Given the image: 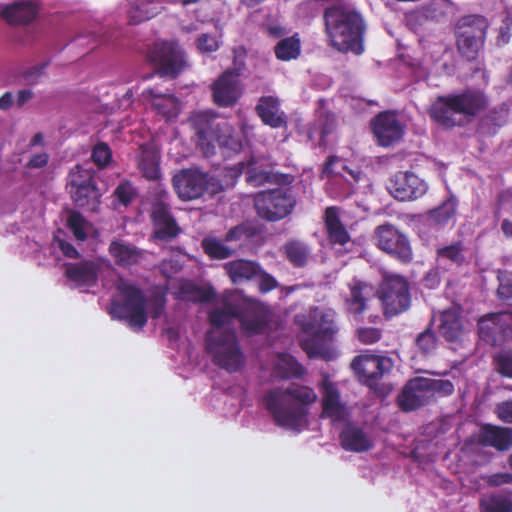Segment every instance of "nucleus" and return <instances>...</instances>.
Wrapping results in <instances>:
<instances>
[{
  "label": "nucleus",
  "instance_id": "f257e3e1",
  "mask_svg": "<svg viewBox=\"0 0 512 512\" xmlns=\"http://www.w3.org/2000/svg\"><path fill=\"white\" fill-rule=\"evenodd\" d=\"M236 318H239L245 333L254 335L265 330L269 322V312L262 305L251 304L240 314L237 305L225 301L209 313L213 329L206 336L207 351L213 362L228 372L238 371L245 362L235 332L225 329V326H229Z\"/></svg>",
  "mask_w": 512,
  "mask_h": 512
},
{
  "label": "nucleus",
  "instance_id": "f03ea898",
  "mask_svg": "<svg viewBox=\"0 0 512 512\" xmlns=\"http://www.w3.org/2000/svg\"><path fill=\"white\" fill-rule=\"evenodd\" d=\"M317 398L313 388L291 384L285 389L269 390L264 396V404L278 426L300 432L308 426L310 406Z\"/></svg>",
  "mask_w": 512,
  "mask_h": 512
},
{
  "label": "nucleus",
  "instance_id": "7ed1b4c3",
  "mask_svg": "<svg viewBox=\"0 0 512 512\" xmlns=\"http://www.w3.org/2000/svg\"><path fill=\"white\" fill-rule=\"evenodd\" d=\"M326 33L331 46L341 52H353L356 55L364 51L363 18L350 3L338 2L325 10Z\"/></svg>",
  "mask_w": 512,
  "mask_h": 512
},
{
  "label": "nucleus",
  "instance_id": "20e7f679",
  "mask_svg": "<svg viewBox=\"0 0 512 512\" xmlns=\"http://www.w3.org/2000/svg\"><path fill=\"white\" fill-rule=\"evenodd\" d=\"M117 288L123 302L112 301L109 313L115 319L126 321L133 330H142L147 323L148 313L152 318H158L164 313V298L147 301L140 289L123 279L118 281Z\"/></svg>",
  "mask_w": 512,
  "mask_h": 512
},
{
  "label": "nucleus",
  "instance_id": "39448f33",
  "mask_svg": "<svg viewBox=\"0 0 512 512\" xmlns=\"http://www.w3.org/2000/svg\"><path fill=\"white\" fill-rule=\"evenodd\" d=\"M487 106V98L479 90H465L459 94L439 96L431 105L430 115L445 128L463 126Z\"/></svg>",
  "mask_w": 512,
  "mask_h": 512
},
{
  "label": "nucleus",
  "instance_id": "423d86ee",
  "mask_svg": "<svg viewBox=\"0 0 512 512\" xmlns=\"http://www.w3.org/2000/svg\"><path fill=\"white\" fill-rule=\"evenodd\" d=\"M196 130L197 143L205 156L210 157L215 154L218 146L226 156L239 153L242 143L234 135L233 128L226 122H215L210 120L204 114H197L192 118Z\"/></svg>",
  "mask_w": 512,
  "mask_h": 512
},
{
  "label": "nucleus",
  "instance_id": "0eeeda50",
  "mask_svg": "<svg viewBox=\"0 0 512 512\" xmlns=\"http://www.w3.org/2000/svg\"><path fill=\"white\" fill-rule=\"evenodd\" d=\"M336 312L331 308H317L313 312V322L308 327L311 337L301 340L303 350L310 358L320 357L330 360L334 357L333 350L327 345L337 333L335 324Z\"/></svg>",
  "mask_w": 512,
  "mask_h": 512
},
{
  "label": "nucleus",
  "instance_id": "6e6552de",
  "mask_svg": "<svg viewBox=\"0 0 512 512\" xmlns=\"http://www.w3.org/2000/svg\"><path fill=\"white\" fill-rule=\"evenodd\" d=\"M254 204L261 218L268 221H277L292 212L296 200L290 189L277 188L258 193Z\"/></svg>",
  "mask_w": 512,
  "mask_h": 512
},
{
  "label": "nucleus",
  "instance_id": "1a4fd4ad",
  "mask_svg": "<svg viewBox=\"0 0 512 512\" xmlns=\"http://www.w3.org/2000/svg\"><path fill=\"white\" fill-rule=\"evenodd\" d=\"M147 58L161 75L171 78L179 75L186 65L183 49L173 41H156Z\"/></svg>",
  "mask_w": 512,
  "mask_h": 512
},
{
  "label": "nucleus",
  "instance_id": "9d476101",
  "mask_svg": "<svg viewBox=\"0 0 512 512\" xmlns=\"http://www.w3.org/2000/svg\"><path fill=\"white\" fill-rule=\"evenodd\" d=\"M67 185L74 203L81 208L95 210L99 204L100 193L95 185L93 173L77 165L68 176Z\"/></svg>",
  "mask_w": 512,
  "mask_h": 512
},
{
  "label": "nucleus",
  "instance_id": "9b49d317",
  "mask_svg": "<svg viewBox=\"0 0 512 512\" xmlns=\"http://www.w3.org/2000/svg\"><path fill=\"white\" fill-rule=\"evenodd\" d=\"M348 173L354 181L359 179V172L348 169L345 162L337 157L330 156L322 171V178H326V191L334 199H344L352 191L353 184L343 173Z\"/></svg>",
  "mask_w": 512,
  "mask_h": 512
},
{
  "label": "nucleus",
  "instance_id": "f8f14e48",
  "mask_svg": "<svg viewBox=\"0 0 512 512\" xmlns=\"http://www.w3.org/2000/svg\"><path fill=\"white\" fill-rule=\"evenodd\" d=\"M380 299L385 313L394 316L410 305V293L406 279L400 275L387 276L380 289Z\"/></svg>",
  "mask_w": 512,
  "mask_h": 512
},
{
  "label": "nucleus",
  "instance_id": "ddd939ff",
  "mask_svg": "<svg viewBox=\"0 0 512 512\" xmlns=\"http://www.w3.org/2000/svg\"><path fill=\"white\" fill-rule=\"evenodd\" d=\"M376 245L402 262L412 260V249L408 238L391 224H384L375 230Z\"/></svg>",
  "mask_w": 512,
  "mask_h": 512
},
{
  "label": "nucleus",
  "instance_id": "4468645a",
  "mask_svg": "<svg viewBox=\"0 0 512 512\" xmlns=\"http://www.w3.org/2000/svg\"><path fill=\"white\" fill-rule=\"evenodd\" d=\"M351 411L346 402L341 399L335 383L325 379L322 382V413L321 418L329 419L334 427H340L349 422Z\"/></svg>",
  "mask_w": 512,
  "mask_h": 512
},
{
  "label": "nucleus",
  "instance_id": "2eb2a0df",
  "mask_svg": "<svg viewBox=\"0 0 512 512\" xmlns=\"http://www.w3.org/2000/svg\"><path fill=\"white\" fill-rule=\"evenodd\" d=\"M209 183L208 174L197 168L183 169L173 177V186L182 200L200 198Z\"/></svg>",
  "mask_w": 512,
  "mask_h": 512
},
{
  "label": "nucleus",
  "instance_id": "dca6fc26",
  "mask_svg": "<svg viewBox=\"0 0 512 512\" xmlns=\"http://www.w3.org/2000/svg\"><path fill=\"white\" fill-rule=\"evenodd\" d=\"M389 190L396 199L410 201L422 197L427 191V185L415 173L399 171L392 176Z\"/></svg>",
  "mask_w": 512,
  "mask_h": 512
},
{
  "label": "nucleus",
  "instance_id": "f3484780",
  "mask_svg": "<svg viewBox=\"0 0 512 512\" xmlns=\"http://www.w3.org/2000/svg\"><path fill=\"white\" fill-rule=\"evenodd\" d=\"M351 365L365 383L372 386L392 369L393 362L387 356L366 353L357 356Z\"/></svg>",
  "mask_w": 512,
  "mask_h": 512
},
{
  "label": "nucleus",
  "instance_id": "a211bd4d",
  "mask_svg": "<svg viewBox=\"0 0 512 512\" xmlns=\"http://www.w3.org/2000/svg\"><path fill=\"white\" fill-rule=\"evenodd\" d=\"M350 293L345 298V309L357 322L362 321L363 313L368 309V302L374 295L371 284L353 278L348 284Z\"/></svg>",
  "mask_w": 512,
  "mask_h": 512
},
{
  "label": "nucleus",
  "instance_id": "6ab92c4d",
  "mask_svg": "<svg viewBox=\"0 0 512 512\" xmlns=\"http://www.w3.org/2000/svg\"><path fill=\"white\" fill-rule=\"evenodd\" d=\"M373 132L381 146L388 147L404 135V126L392 112L380 113L372 122Z\"/></svg>",
  "mask_w": 512,
  "mask_h": 512
},
{
  "label": "nucleus",
  "instance_id": "aec40b11",
  "mask_svg": "<svg viewBox=\"0 0 512 512\" xmlns=\"http://www.w3.org/2000/svg\"><path fill=\"white\" fill-rule=\"evenodd\" d=\"M151 217L154 224L155 238L169 241L181 232L170 213V206L165 201L158 200L153 203Z\"/></svg>",
  "mask_w": 512,
  "mask_h": 512
},
{
  "label": "nucleus",
  "instance_id": "412c9836",
  "mask_svg": "<svg viewBox=\"0 0 512 512\" xmlns=\"http://www.w3.org/2000/svg\"><path fill=\"white\" fill-rule=\"evenodd\" d=\"M241 93L240 80L231 71H225L212 85L213 100L218 106L234 105Z\"/></svg>",
  "mask_w": 512,
  "mask_h": 512
},
{
  "label": "nucleus",
  "instance_id": "4be33fe9",
  "mask_svg": "<svg viewBox=\"0 0 512 512\" xmlns=\"http://www.w3.org/2000/svg\"><path fill=\"white\" fill-rule=\"evenodd\" d=\"M141 95L159 115H162L167 120L177 118L180 111V103L173 93L165 92L155 86L145 89Z\"/></svg>",
  "mask_w": 512,
  "mask_h": 512
},
{
  "label": "nucleus",
  "instance_id": "5701e85b",
  "mask_svg": "<svg viewBox=\"0 0 512 512\" xmlns=\"http://www.w3.org/2000/svg\"><path fill=\"white\" fill-rule=\"evenodd\" d=\"M341 447L349 452L361 453L374 447L372 437L365 429L355 423H346L339 435Z\"/></svg>",
  "mask_w": 512,
  "mask_h": 512
},
{
  "label": "nucleus",
  "instance_id": "b1692460",
  "mask_svg": "<svg viewBox=\"0 0 512 512\" xmlns=\"http://www.w3.org/2000/svg\"><path fill=\"white\" fill-rule=\"evenodd\" d=\"M264 369L268 370L274 379L301 378L305 373L304 368L295 358L285 353L272 356L271 363Z\"/></svg>",
  "mask_w": 512,
  "mask_h": 512
},
{
  "label": "nucleus",
  "instance_id": "393cba45",
  "mask_svg": "<svg viewBox=\"0 0 512 512\" xmlns=\"http://www.w3.org/2000/svg\"><path fill=\"white\" fill-rule=\"evenodd\" d=\"M478 330L480 337L491 345H497L508 338L502 312L483 316L478 322Z\"/></svg>",
  "mask_w": 512,
  "mask_h": 512
},
{
  "label": "nucleus",
  "instance_id": "a878e982",
  "mask_svg": "<svg viewBox=\"0 0 512 512\" xmlns=\"http://www.w3.org/2000/svg\"><path fill=\"white\" fill-rule=\"evenodd\" d=\"M422 380H424L423 377L412 379L404 387L399 397V405L403 410H415L431 398L430 392L422 387V383H419Z\"/></svg>",
  "mask_w": 512,
  "mask_h": 512
},
{
  "label": "nucleus",
  "instance_id": "bb28decb",
  "mask_svg": "<svg viewBox=\"0 0 512 512\" xmlns=\"http://www.w3.org/2000/svg\"><path fill=\"white\" fill-rule=\"evenodd\" d=\"M336 128V118L334 114L320 109L316 113V118L308 131V137L316 145L322 147L328 144L327 137L331 135Z\"/></svg>",
  "mask_w": 512,
  "mask_h": 512
},
{
  "label": "nucleus",
  "instance_id": "cd10ccee",
  "mask_svg": "<svg viewBox=\"0 0 512 512\" xmlns=\"http://www.w3.org/2000/svg\"><path fill=\"white\" fill-rule=\"evenodd\" d=\"M463 322L460 308L451 307L440 313L438 332L447 341H457L463 334Z\"/></svg>",
  "mask_w": 512,
  "mask_h": 512
},
{
  "label": "nucleus",
  "instance_id": "c85d7f7f",
  "mask_svg": "<svg viewBox=\"0 0 512 512\" xmlns=\"http://www.w3.org/2000/svg\"><path fill=\"white\" fill-rule=\"evenodd\" d=\"M256 111L261 120L272 128L286 124V116L280 108V101L275 96H263L259 99Z\"/></svg>",
  "mask_w": 512,
  "mask_h": 512
},
{
  "label": "nucleus",
  "instance_id": "c756f323",
  "mask_svg": "<svg viewBox=\"0 0 512 512\" xmlns=\"http://www.w3.org/2000/svg\"><path fill=\"white\" fill-rule=\"evenodd\" d=\"M479 441L485 446L506 451L512 447V430L507 427L488 425L481 431Z\"/></svg>",
  "mask_w": 512,
  "mask_h": 512
},
{
  "label": "nucleus",
  "instance_id": "7c9ffc66",
  "mask_svg": "<svg viewBox=\"0 0 512 512\" xmlns=\"http://www.w3.org/2000/svg\"><path fill=\"white\" fill-rule=\"evenodd\" d=\"M224 269L234 284L255 279L261 272L256 262L244 259L229 261L224 264Z\"/></svg>",
  "mask_w": 512,
  "mask_h": 512
},
{
  "label": "nucleus",
  "instance_id": "2f4dec72",
  "mask_svg": "<svg viewBox=\"0 0 512 512\" xmlns=\"http://www.w3.org/2000/svg\"><path fill=\"white\" fill-rule=\"evenodd\" d=\"M1 17L10 26H25L32 22V0L16 1L5 6Z\"/></svg>",
  "mask_w": 512,
  "mask_h": 512
},
{
  "label": "nucleus",
  "instance_id": "473e14b6",
  "mask_svg": "<svg viewBox=\"0 0 512 512\" xmlns=\"http://www.w3.org/2000/svg\"><path fill=\"white\" fill-rule=\"evenodd\" d=\"M66 276L77 287H91L96 283L98 268L95 263L90 261L71 264L66 269Z\"/></svg>",
  "mask_w": 512,
  "mask_h": 512
},
{
  "label": "nucleus",
  "instance_id": "72a5a7b5",
  "mask_svg": "<svg viewBox=\"0 0 512 512\" xmlns=\"http://www.w3.org/2000/svg\"><path fill=\"white\" fill-rule=\"evenodd\" d=\"M325 226L329 241L344 246L350 241V235L339 218L336 207H328L325 211Z\"/></svg>",
  "mask_w": 512,
  "mask_h": 512
},
{
  "label": "nucleus",
  "instance_id": "f704fd0d",
  "mask_svg": "<svg viewBox=\"0 0 512 512\" xmlns=\"http://www.w3.org/2000/svg\"><path fill=\"white\" fill-rule=\"evenodd\" d=\"M174 294L178 300L193 303H206L214 297L212 290L204 289L190 280H181Z\"/></svg>",
  "mask_w": 512,
  "mask_h": 512
},
{
  "label": "nucleus",
  "instance_id": "c9c22d12",
  "mask_svg": "<svg viewBox=\"0 0 512 512\" xmlns=\"http://www.w3.org/2000/svg\"><path fill=\"white\" fill-rule=\"evenodd\" d=\"M161 10L159 0H136L127 11L129 21L133 24L146 21L157 15Z\"/></svg>",
  "mask_w": 512,
  "mask_h": 512
},
{
  "label": "nucleus",
  "instance_id": "e433bc0d",
  "mask_svg": "<svg viewBox=\"0 0 512 512\" xmlns=\"http://www.w3.org/2000/svg\"><path fill=\"white\" fill-rule=\"evenodd\" d=\"M488 28L487 21L480 15L464 16L458 20L455 26L456 37L478 36L480 30L481 38H485Z\"/></svg>",
  "mask_w": 512,
  "mask_h": 512
},
{
  "label": "nucleus",
  "instance_id": "4c0bfd02",
  "mask_svg": "<svg viewBox=\"0 0 512 512\" xmlns=\"http://www.w3.org/2000/svg\"><path fill=\"white\" fill-rule=\"evenodd\" d=\"M237 168L240 174L244 172L247 174L246 181L255 187L272 182L275 178L271 171L261 169L255 161L248 163L240 162Z\"/></svg>",
  "mask_w": 512,
  "mask_h": 512
},
{
  "label": "nucleus",
  "instance_id": "58836bf2",
  "mask_svg": "<svg viewBox=\"0 0 512 512\" xmlns=\"http://www.w3.org/2000/svg\"><path fill=\"white\" fill-rule=\"evenodd\" d=\"M202 247L208 256L219 260L231 257L237 250L236 246L225 242V239L214 236L204 238Z\"/></svg>",
  "mask_w": 512,
  "mask_h": 512
},
{
  "label": "nucleus",
  "instance_id": "ea45409f",
  "mask_svg": "<svg viewBox=\"0 0 512 512\" xmlns=\"http://www.w3.org/2000/svg\"><path fill=\"white\" fill-rule=\"evenodd\" d=\"M109 251L116 262L122 266H130L140 258V252L135 247L121 241H113Z\"/></svg>",
  "mask_w": 512,
  "mask_h": 512
},
{
  "label": "nucleus",
  "instance_id": "a19ab883",
  "mask_svg": "<svg viewBox=\"0 0 512 512\" xmlns=\"http://www.w3.org/2000/svg\"><path fill=\"white\" fill-rule=\"evenodd\" d=\"M277 59L290 61L297 59L301 53V40L296 33L291 37L280 40L274 48Z\"/></svg>",
  "mask_w": 512,
  "mask_h": 512
},
{
  "label": "nucleus",
  "instance_id": "79ce46f5",
  "mask_svg": "<svg viewBox=\"0 0 512 512\" xmlns=\"http://www.w3.org/2000/svg\"><path fill=\"white\" fill-rule=\"evenodd\" d=\"M481 512H512V500L504 494H493L481 499Z\"/></svg>",
  "mask_w": 512,
  "mask_h": 512
},
{
  "label": "nucleus",
  "instance_id": "37998d69",
  "mask_svg": "<svg viewBox=\"0 0 512 512\" xmlns=\"http://www.w3.org/2000/svg\"><path fill=\"white\" fill-rule=\"evenodd\" d=\"M67 226L78 241H84L92 231V225L78 212H71Z\"/></svg>",
  "mask_w": 512,
  "mask_h": 512
},
{
  "label": "nucleus",
  "instance_id": "c03bdc74",
  "mask_svg": "<svg viewBox=\"0 0 512 512\" xmlns=\"http://www.w3.org/2000/svg\"><path fill=\"white\" fill-rule=\"evenodd\" d=\"M484 39L481 38L480 30L478 31V36L456 37L458 50L467 59H474L483 46Z\"/></svg>",
  "mask_w": 512,
  "mask_h": 512
},
{
  "label": "nucleus",
  "instance_id": "a18cd8bd",
  "mask_svg": "<svg viewBox=\"0 0 512 512\" xmlns=\"http://www.w3.org/2000/svg\"><path fill=\"white\" fill-rule=\"evenodd\" d=\"M139 169L143 173L144 177L149 180H156L160 176V168L157 155L154 152L145 151L141 154L139 163Z\"/></svg>",
  "mask_w": 512,
  "mask_h": 512
},
{
  "label": "nucleus",
  "instance_id": "49530a36",
  "mask_svg": "<svg viewBox=\"0 0 512 512\" xmlns=\"http://www.w3.org/2000/svg\"><path fill=\"white\" fill-rule=\"evenodd\" d=\"M456 207L457 200L449 198L442 205L430 211V219L438 225H443L455 215Z\"/></svg>",
  "mask_w": 512,
  "mask_h": 512
},
{
  "label": "nucleus",
  "instance_id": "de8ad7c7",
  "mask_svg": "<svg viewBox=\"0 0 512 512\" xmlns=\"http://www.w3.org/2000/svg\"><path fill=\"white\" fill-rule=\"evenodd\" d=\"M439 261H449L457 266L465 262L464 249L461 243H455L449 246H444L437 250Z\"/></svg>",
  "mask_w": 512,
  "mask_h": 512
},
{
  "label": "nucleus",
  "instance_id": "09e8293b",
  "mask_svg": "<svg viewBox=\"0 0 512 512\" xmlns=\"http://www.w3.org/2000/svg\"><path fill=\"white\" fill-rule=\"evenodd\" d=\"M285 253L291 263L301 267L307 262L309 249L301 242L292 241L286 244Z\"/></svg>",
  "mask_w": 512,
  "mask_h": 512
},
{
  "label": "nucleus",
  "instance_id": "8fccbe9b",
  "mask_svg": "<svg viewBox=\"0 0 512 512\" xmlns=\"http://www.w3.org/2000/svg\"><path fill=\"white\" fill-rule=\"evenodd\" d=\"M419 383H422V387L426 388L428 392H430L431 397L435 394L440 396H449L455 390L454 384L451 381L444 379L424 378V380Z\"/></svg>",
  "mask_w": 512,
  "mask_h": 512
},
{
  "label": "nucleus",
  "instance_id": "3c124183",
  "mask_svg": "<svg viewBox=\"0 0 512 512\" xmlns=\"http://www.w3.org/2000/svg\"><path fill=\"white\" fill-rule=\"evenodd\" d=\"M495 370L503 377L512 379V350H502L493 357Z\"/></svg>",
  "mask_w": 512,
  "mask_h": 512
},
{
  "label": "nucleus",
  "instance_id": "603ef678",
  "mask_svg": "<svg viewBox=\"0 0 512 512\" xmlns=\"http://www.w3.org/2000/svg\"><path fill=\"white\" fill-rule=\"evenodd\" d=\"M425 49L422 61L428 67L437 64L441 60L447 51V46L441 42H433L429 43Z\"/></svg>",
  "mask_w": 512,
  "mask_h": 512
},
{
  "label": "nucleus",
  "instance_id": "864d4df0",
  "mask_svg": "<svg viewBox=\"0 0 512 512\" xmlns=\"http://www.w3.org/2000/svg\"><path fill=\"white\" fill-rule=\"evenodd\" d=\"M319 11V0H308L300 3L297 6L296 14L299 19H302L304 21H310L319 13Z\"/></svg>",
  "mask_w": 512,
  "mask_h": 512
},
{
  "label": "nucleus",
  "instance_id": "5fc2aeb1",
  "mask_svg": "<svg viewBox=\"0 0 512 512\" xmlns=\"http://www.w3.org/2000/svg\"><path fill=\"white\" fill-rule=\"evenodd\" d=\"M114 195L119 203L127 206L135 197L136 190L131 183L125 181L117 186Z\"/></svg>",
  "mask_w": 512,
  "mask_h": 512
},
{
  "label": "nucleus",
  "instance_id": "6e6d98bb",
  "mask_svg": "<svg viewBox=\"0 0 512 512\" xmlns=\"http://www.w3.org/2000/svg\"><path fill=\"white\" fill-rule=\"evenodd\" d=\"M498 295L501 299H512V272H501L498 275Z\"/></svg>",
  "mask_w": 512,
  "mask_h": 512
},
{
  "label": "nucleus",
  "instance_id": "4d7b16f0",
  "mask_svg": "<svg viewBox=\"0 0 512 512\" xmlns=\"http://www.w3.org/2000/svg\"><path fill=\"white\" fill-rule=\"evenodd\" d=\"M111 157V150L105 143L97 144L92 151V159L100 167L106 166L110 162Z\"/></svg>",
  "mask_w": 512,
  "mask_h": 512
},
{
  "label": "nucleus",
  "instance_id": "13d9d810",
  "mask_svg": "<svg viewBox=\"0 0 512 512\" xmlns=\"http://www.w3.org/2000/svg\"><path fill=\"white\" fill-rule=\"evenodd\" d=\"M197 48L203 53H211L219 48V41L216 36L203 33L197 40Z\"/></svg>",
  "mask_w": 512,
  "mask_h": 512
},
{
  "label": "nucleus",
  "instance_id": "bf43d9fd",
  "mask_svg": "<svg viewBox=\"0 0 512 512\" xmlns=\"http://www.w3.org/2000/svg\"><path fill=\"white\" fill-rule=\"evenodd\" d=\"M416 344L423 353L427 354L435 349L436 339L434 334L427 330L417 337Z\"/></svg>",
  "mask_w": 512,
  "mask_h": 512
},
{
  "label": "nucleus",
  "instance_id": "052dcab7",
  "mask_svg": "<svg viewBox=\"0 0 512 512\" xmlns=\"http://www.w3.org/2000/svg\"><path fill=\"white\" fill-rule=\"evenodd\" d=\"M495 414L502 422L512 424V399L496 404Z\"/></svg>",
  "mask_w": 512,
  "mask_h": 512
},
{
  "label": "nucleus",
  "instance_id": "680f3d73",
  "mask_svg": "<svg viewBox=\"0 0 512 512\" xmlns=\"http://www.w3.org/2000/svg\"><path fill=\"white\" fill-rule=\"evenodd\" d=\"M246 49L243 46H239L233 49V66L234 75L238 78L245 69Z\"/></svg>",
  "mask_w": 512,
  "mask_h": 512
},
{
  "label": "nucleus",
  "instance_id": "e2e57ef3",
  "mask_svg": "<svg viewBox=\"0 0 512 512\" xmlns=\"http://www.w3.org/2000/svg\"><path fill=\"white\" fill-rule=\"evenodd\" d=\"M182 269V262L179 259H165L160 264V271L167 278H171Z\"/></svg>",
  "mask_w": 512,
  "mask_h": 512
},
{
  "label": "nucleus",
  "instance_id": "0e129e2a",
  "mask_svg": "<svg viewBox=\"0 0 512 512\" xmlns=\"http://www.w3.org/2000/svg\"><path fill=\"white\" fill-rule=\"evenodd\" d=\"M357 335L362 343L373 344L380 339L381 332L377 328H360Z\"/></svg>",
  "mask_w": 512,
  "mask_h": 512
},
{
  "label": "nucleus",
  "instance_id": "69168bd1",
  "mask_svg": "<svg viewBox=\"0 0 512 512\" xmlns=\"http://www.w3.org/2000/svg\"><path fill=\"white\" fill-rule=\"evenodd\" d=\"M255 279H258L259 289L261 292H264V293L273 290L277 286L276 279L274 277H272L271 275L265 273L262 270H261L260 274Z\"/></svg>",
  "mask_w": 512,
  "mask_h": 512
},
{
  "label": "nucleus",
  "instance_id": "338daca9",
  "mask_svg": "<svg viewBox=\"0 0 512 512\" xmlns=\"http://www.w3.org/2000/svg\"><path fill=\"white\" fill-rule=\"evenodd\" d=\"M440 272L438 269L429 270L422 279V285L427 289H435L440 284Z\"/></svg>",
  "mask_w": 512,
  "mask_h": 512
},
{
  "label": "nucleus",
  "instance_id": "774afa93",
  "mask_svg": "<svg viewBox=\"0 0 512 512\" xmlns=\"http://www.w3.org/2000/svg\"><path fill=\"white\" fill-rule=\"evenodd\" d=\"M55 242L57 243L58 248L63 252V254L69 258H77L78 251L76 248L70 244L69 242L60 239L58 236H55Z\"/></svg>",
  "mask_w": 512,
  "mask_h": 512
}]
</instances>
